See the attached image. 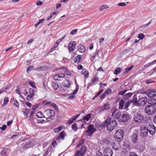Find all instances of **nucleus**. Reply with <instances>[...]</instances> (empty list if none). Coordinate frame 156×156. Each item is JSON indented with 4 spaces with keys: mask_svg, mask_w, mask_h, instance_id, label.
Returning <instances> with one entry per match:
<instances>
[{
    "mask_svg": "<svg viewBox=\"0 0 156 156\" xmlns=\"http://www.w3.org/2000/svg\"><path fill=\"white\" fill-rule=\"evenodd\" d=\"M127 91V90H124L120 91L119 92V94L120 95H123Z\"/></svg>",
    "mask_w": 156,
    "mask_h": 156,
    "instance_id": "49",
    "label": "nucleus"
},
{
    "mask_svg": "<svg viewBox=\"0 0 156 156\" xmlns=\"http://www.w3.org/2000/svg\"><path fill=\"white\" fill-rule=\"evenodd\" d=\"M62 86L65 87H67L68 88L70 86L69 82L67 80H65L62 83Z\"/></svg>",
    "mask_w": 156,
    "mask_h": 156,
    "instance_id": "24",
    "label": "nucleus"
},
{
    "mask_svg": "<svg viewBox=\"0 0 156 156\" xmlns=\"http://www.w3.org/2000/svg\"><path fill=\"white\" fill-rule=\"evenodd\" d=\"M63 128V126H59L58 128H55L54 129V131L55 133H58Z\"/></svg>",
    "mask_w": 156,
    "mask_h": 156,
    "instance_id": "34",
    "label": "nucleus"
},
{
    "mask_svg": "<svg viewBox=\"0 0 156 156\" xmlns=\"http://www.w3.org/2000/svg\"><path fill=\"white\" fill-rule=\"evenodd\" d=\"M117 5L119 6H124L126 5V4L124 2H121L118 3Z\"/></svg>",
    "mask_w": 156,
    "mask_h": 156,
    "instance_id": "53",
    "label": "nucleus"
},
{
    "mask_svg": "<svg viewBox=\"0 0 156 156\" xmlns=\"http://www.w3.org/2000/svg\"><path fill=\"white\" fill-rule=\"evenodd\" d=\"M28 83L31 86L34 88H36V86L34 82H32V81H29Z\"/></svg>",
    "mask_w": 156,
    "mask_h": 156,
    "instance_id": "42",
    "label": "nucleus"
},
{
    "mask_svg": "<svg viewBox=\"0 0 156 156\" xmlns=\"http://www.w3.org/2000/svg\"><path fill=\"white\" fill-rule=\"evenodd\" d=\"M109 108V105L107 104H105L101 107V111H102L105 110H108Z\"/></svg>",
    "mask_w": 156,
    "mask_h": 156,
    "instance_id": "20",
    "label": "nucleus"
},
{
    "mask_svg": "<svg viewBox=\"0 0 156 156\" xmlns=\"http://www.w3.org/2000/svg\"><path fill=\"white\" fill-rule=\"evenodd\" d=\"M34 141L33 140L31 141H25L23 144L24 146H23L24 149H27L28 148H30L34 145Z\"/></svg>",
    "mask_w": 156,
    "mask_h": 156,
    "instance_id": "8",
    "label": "nucleus"
},
{
    "mask_svg": "<svg viewBox=\"0 0 156 156\" xmlns=\"http://www.w3.org/2000/svg\"><path fill=\"white\" fill-rule=\"evenodd\" d=\"M111 89H108V90H106L105 93H106V94H109V93H111Z\"/></svg>",
    "mask_w": 156,
    "mask_h": 156,
    "instance_id": "61",
    "label": "nucleus"
},
{
    "mask_svg": "<svg viewBox=\"0 0 156 156\" xmlns=\"http://www.w3.org/2000/svg\"><path fill=\"white\" fill-rule=\"evenodd\" d=\"M133 66H130L129 68L126 69L125 71L123 73H127L129 71H130L133 68Z\"/></svg>",
    "mask_w": 156,
    "mask_h": 156,
    "instance_id": "40",
    "label": "nucleus"
},
{
    "mask_svg": "<svg viewBox=\"0 0 156 156\" xmlns=\"http://www.w3.org/2000/svg\"><path fill=\"white\" fill-rule=\"evenodd\" d=\"M34 114V113L33 112L31 111V112L30 113V114L29 117V120H31V119H32V115H33V114Z\"/></svg>",
    "mask_w": 156,
    "mask_h": 156,
    "instance_id": "56",
    "label": "nucleus"
},
{
    "mask_svg": "<svg viewBox=\"0 0 156 156\" xmlns=\"http://www.w3.org/2000/svg\"><path fill=\"white\" fill-rule=\"evenodd\" d=\"M80 116V114H77L75 116H73L71 119L73 120V121H74L76 119Z\"/></svg>",
    "mask_w": 156,
    "mask_h": 156,
    "instance_id": "50",
    "label": "nucleus"
},
{
    "mask_svg": "<svg viewBox=\"0 0 156 156\" xmlns=\"http://www.w3.org/2000/svg\"><path fill=\"white\" fill-rule=\"evenodd\" d=\"M129 118V116L127 114H124L121 118V121L125 122L127 121Z\"/></svg>",
    "mask_w": 156,
    "mask_h": 156,
    "instance_id": "19",
    "label": "nucleus"
},
{
    "mask_svg": "<svg viewBox=\"0 0 156 156\" xmlns=\"http://www.w3.org/2000/svg\"><path fill=\"white\" fill-rule=\"evenodd\" d=\"M77 31V29H74L72 30L70 32L71 35H73L76 34Z\"/></svg>",
    "mask_w": 156,
    "mask_h": 156,
    "instance_id": "54",
    "label": "nucleus"
},
{
    "mask_svg": "<svg viewBox=\"0 0 156 156\" xmlns=\"http://www.w3.org/2000/svg\"><path fill=\"white\" fill-rule=\"evenodd\" d=\"M147 99L145 97L139 99L138 101V104L140 106L145 105L147 102Z\"/></svg>",
    "mask_w": 156,
    "mask_h": 156,
    "instance_id": "12",
    "label": "nucleus"
},
{
    "mask_svg": "<svg viewBox=\"0 0 156 156\" xmlns=\"http://www.w3.org/2000/svg\"><path fill=\"white\" fill-rule=\"evenodd\" d=\"M36 115L38 118L44 117V115L41 112H37L36 114Z\"/></svg>",
    "mask_w": 156,
    "mask_h": 156,
    "instance_id": "35",
    "label": "nucleus"
},
{
    "mask_svg": "<svg viewBox=\"0 0 156 156\" xmlns=\"http://www.w3.org/2000/svg\"><path fill=\"white\" fill-rule=\"evenodd\" d=\"M30 110V109L26 108L25 109L24 111H23L24 115L25 116H26V118H27V117L28 114Z\"/></svg>",
    "mask_w": 156,
    "mask_h": 156,
    "instance_id": "33",
    "label": "nucleus"
},
{
    "mask_svg": "<svg viewBox=\"0 0 156 156\" xmlns=\"http://www.w3.org/2000/svg\"><path fill=\"white\" fill-rule=\"evenodd\" d=\"M58 44L57 43H55L54 45V46L52 48V51L54 50L55 48H56L58 46Z\"/></svg>",
    "mask_w": 156,
    "mask_h": 156,
    "instance_id": "59",
    "label": "nucleus"
},
{
    "mask_svg": "<svg viewBox=\"0 0 156 156\" xmlns=\"http://www.w3.org/2000/svg\"><path fill=\"white\" fill-rule=\"evenodd\" d=\"M34 96L32 95H30L27 96L26 99L27 100L31 101L33 99V97Z\"/></svg>",
    "mask_w": 156,
    "mask_h": 156,
    "instance_id": "43",
    "label": "nucleus"
},
{
    "mask_svg": "<svg viewBox=\"0 0 156 156\" xmlns=\"http://www.w3.org/2000/svg\"><path fill=\"white\" fill-rule=\"evenodd\" d=\"M156 95V91L154 90L151 91L148 93L147 96L148 97L152 98Z\"/></svg>",
    "mask_w": 156,
    "mask_h": 156,
    "instance_id": "21",
    "label": "nucleus"
},
{
    "mask_svg": "<svg viewBox=\"0 0 156 156\" xmlns=\"http://www.w3.org/2000/svg\"><path fill=\"white\" fill-rule=\"evenodd\" d=\"M145 112L148 115H151L155 113V108L153 105H147L145 108Z\"/></svg>",
    "mask_w": 156,
    "mask_h": 156,
    "instance_id": "3",
    "label": "nucleus"
},
{
    "mask_svg": "<svg viewBox=\"0 0 156 156\" xmlns=\"http://www.w3.org/2000/svg\"><path fill=\"white\" fill-rule=\"evenodd\" d=\"M125 101L123 100H121L119 103V109H122L123 107Z\"/></svg>",
    "mask_w": 156,
    "mask_h": 156,
    "instance_id": "23",
    "label": "nucleus"
},
{
    "mask_svg": "<svg viewBox=\"0 0 156 156\" xmlns=\"http://www.w3.org/2000/svg\"><path fill=\"white\" fill-rule=\"evenodd\" d=\"M77 122L78 123L72 125V129L75 131H76L78 128H82L83 126V122L82 120H79Z\"/></svg>",
    "mask_w": 156,
    "mask_h": 156,
    "instance_id": "5",
    "label": "nucleus"
},
{
    "mask_svg": "<svg viewBox=\"0 0 156 156\" xmlns=\"http://www.w3.org/2000/svg\"><path fill=\"white\" fill-rule=\"evenodd\" d=\"M117 122L116 121H111V118L110 117H108L106 119L105 123V125L106 126L107 130L109 131L113 130L117 126Z\"/></svg>",
    "mask_w": 156,
    "mask_h": 156,
    "instance_id": "1",
    "label": "nucleus"
},
{
    "mask_svg": "<svg viewBox=\"0 0 156 156\" xmlns=\"http://www.w3.org/2000/svg\"><path fill=\"white\" fill-rule=\"evenodd\" d=\"M91 115L89 114L87 115L86 116L83 117V119L81 120L83 122V121L86 120L88 121L89 119L91 118Z\"/></svg>",
    "mask_w": 156,
    "mask_h": 156,
    "instance_id": "30",
    "label": "nucleus"
},
{
    "mask_svg": "<svg viewBox=\"0 0 156 156\" xmlns=\"http://www.w3.org/2000/svg\"><path fill=\"white\" fill-rule=\"evenodd\" d=\"M65 134V133L64 131H63L60 133L59 135L56 138V139H60L61 138L62 140L63 139Z\"/></svg>",
    "mask_w": 156,
    "mask_h": 156,
    "instance_id": "25",
    "label": "nucleus"
},
{
    "mask_svg": "<svg viewBox=\"0 0 156 156\" xmlns=\"http://www.w3.org/2000/svg\"><path fill=\"white\" fill-rule=\"evenodd\" d=\"M65 37L66 35H64L61 38L58 40L56 43L58 44L62 41V40H63L65 38Z\"/></svg>",
    "mask_w": 156,
    "mask_h": 156,
    "instance_id": "46",
    "label": "nucleus"
},
{
    "mask_svg": "<svg viewBox=\"0 0 156 156\" xmlns=\"http://www.w3.org/2000/svg\"><path fill=\"white\" fill-rule=\"evenodd\" d=\"M87 151L86 147L84 145L81 146L80 150L76 151L74 156H83L86 153Z\"/></svg>",
    "mask_w": 156,
    "mask_h": 156,
    "instance_id": "4",
    "label": "nucleus"
},
{
    "mask_svg": "<svg viewBox=\"0 0 156 156\" xmlns=\"http://www.w3.org/2000/svg\"><path fill=\"white\" fill-rule=\"evenodd\" d=\"M40 104L39 103V104H37L35 105H34L33 106L32 108V109L33 110H35L36 108L40 106Z\"/></svg>",
    "mask_w": 156,
    "mask_h": 156,
    "instance_id": "48",
    "label": "nucleus"
},
{
    "mask_svg": "<svg viewBox=\"0 0 156 156\" xmlns=\"http://www.w3.org/2000/svg\"><path fill=\"white\" fill-rule=\"evenodd\" d=\"M108 8V7L107 5H103L99 8V9L100 11L101 12L104 9Z\"/></svg>",
    "mask_w": 156,
    "mask_h": 156,
    "instance_id": "37",
    "label": "nucleus"
},
{
    "mask_svg": "<svg viewBox=\"0 0 156 156\" xmlns=\"http://www.w3.org/2000/svg\"><path fill=\"white\" fill-rule=\"evenodd\" d=\"M78 50L80 52L83 53L85 51V47L82 45H80L78 47Z\"/></svg>",
    "mask_w": 156,
    "mask_h": 156,
    "instance_id": "27",
    "label": "nucleus"
},
{
    "mask_svg": "<svg viewBox=\"0 0 156 156\" xmlns=\"http://www.w3.org/2000/svg\"><path fill=\"white\" fill-rule=\"evenodd\" d=\"M105 156H112L113 154L111 149L108 148L105 149L103 152Z\"/></svg>",
    "mask_w": 156,
    "mask_h": 156,
    "instance_id": "17",
    "label": "nucleus"
},
{
    "mask_svg": "<svg viewBox=\"0 0 156 156\" xmlns=\"http://www.w3.org/2000/svg\"><path fill=\"white\" fill-rule=\"evenodd\" d=\"M99 81V78L97 75H95L93 78L91 80L90 83L88 84V86H90L91 85Z\"/></svg>",
    "mask_w": 156,
    "mask_h": 156,
    "instance_id": "15",
    "label": "nucleus"
},
{
    "mask_svg": "<svg viewBox=\"0 0 156 156\" xmlns=\"http://www.w3.org/2000/svg\"><path fill=\"white\" fill-rule=\"evenodd\" d=\"M148 132L151 135H153L156 131L155 128L153 124L149 125L148 126Z\"/></svg>",
    "mask_w": 156,
    "mask_h": 156,
    "instance_id": "10",
    "label": "nucleus"
},
{
    "mask_svg": "<svg viewBox=\"0 0 156 156\" xmlns=\"http://www.w3.org/2000/svg\"><path fill=\"white\" fill-rule=\"evenodd\" d=\"M156 62V59L154 60V61H152L151 62L148 63L146 64H145L144 66L145 68H147L150 66L151 65H152L155 64V63Z\"/></svg>",
    "mask_w": 156,
    "mask_h": 156,
    "instance_id": "31",
    "label": "nucleus"
},
{
    "mask_svg": "<svg viewBox=\"0 0 156 156\" xmlns=\"http://www.w3.org/2000/svg\"><path fill=\"white\" fill-rule=\"evenodd\" d=\"M44 114L48 117H51L54 116L55 113L54 112L51 110L47 109L44 112Z\"/></svg>",
    "mask_w": 156,
    "mask_h": 156,
    "instance_id": "13",
    "label": "nucleus"
},
{
    "mask_svg": "<svg viewBox=\"0 0 156 156\" xmlns=\"http://www.w3.org/2000/svg\"><path fill=\"white\" fill-rule=\"evenodd\" d=\"M6 128V125H4L0 127V129L2 130H5Z\"/></svg>",
    "mask_w": 156,
    "mask_h": 156,
    "instance_id": "58",
    "label": "nucleus"
},
{
    "mask_svg": "<svg viewBox=\"0 0 156 156\" xmlns=\"http://www.w3.org/2000/svg\"><path fill=\"white\" fill-rule=\"evenodd\" d=\"M54 79L55 80H59L58 74H56L53 76Z\"/></svg>",
    "mask_w": 156,
    "mask_h": 156,
    "instance_id": "57",
    "label": "nucleus"
},
{
    "mask_svg": "<svg viewBox=\"0 0 156 156\" xmlns=\"http://www.w3.org/2000/svg\"><path fill=\"white\" fill-rule=\"evenodd\" d=\"M124 132L121 129L118 130L115 134V137L116 139L119 140H122L123 139Z\"/></svg>",
    "mask_w": 156,
    "mask_h": 156,
    "instance_id": "7",
    "label": "nucleus"
},
{
    "mask_svg": "<svg viewBox=\"0 0 156 156\" xmlns=\"http://www.w3.org/2000/svg\"><path fill=\"white\" fill-rule=\"evenodd\" d=\"M13 105L17 108L19 107V104L17 101H15L13 103Z\"/></svg>",
    "mask_w": 156,
    "mask_h": 156,
    "instance_id": "52",
    "label": "nucleus"
},
{
    "mask_svg": "<svg viewBox=\"0 0 156 156\" xmlns=\"http://www.w3.org/2000/svg\"><path fill=\"white\" fill-rule=\"evenodd\" d=\"M81 59V57L80 55H78L74 59V62L76 63H79Z\"/></svg>",
    "mask_w": 156,
    "mask_h": 156,
    "instance_id": "26",
    "label": "nucleus"
},
{
    "mask_svg": "<svg viewBox=\"0 0 156 156\" xmlns=\"http://www.w3.org/2000/svg\"><path fill=\"white\" fill-rule=\"evenodd\" d=\"M144 37V34L142 33L140 34L138 36V37L139 38V40H142Z\"/></svg>",
    "mask_w": 156,
    "mask_h": 156,
    "instance_id": "41",
    "label": "nucleus"
},
{
    "mask_svg": "<svg viewBox=\"0 0 156 156\" xmlns=\"http://www.w3.org/2000/svg\"><path fill=\"white\" fill-rule=\"evenodd\" d=\"M118 111V110H115L114 112H112V115L114 116V117L117 119L119 121H120L121 119V112H120L118 111L116 113V112Z\"/></svg>",
    "mask_w": 156,
    "mask_h": 156,
    "instance_id": "11",
    "label": "nucleus"
},
{
    "mask_svg": "<svg viewBox=\"0 0 156 156\" xmlns=\"http://www.w3.org/2000/svg\"><path fill=\"white\" fill-rule=\"evenodd\" d=\"M50 105L53 107L55 110H58V107L56 106V105L55 104L51 103Z\"/></svg>",
    "mask_w": 156,
    "mask_h": 156,
    "instance_id": "51",
    "label": "nucleus"
},
{
    "mask_svg": "<svg viewBox=\"0 0 156 156\" xmlns=\"http://www.w3.org/2000/svg\"><path fill=\"white\" fill-rule=\"evenodd\" d=\"M81 73L82 74L85 75V76L86 78H87L89 76L88 72L85 69H83L82 70Z\"/></svg>",
    "mask_w": 156,
    "mask_h": 156,
    "instance_id": "22",
    "label": "nucleus"
},
{
    "mask_svg": "<svg viewBox=\"0 0 156 156\" xmlns=\"http://www.w3.org/2000/svg\"><path fill=\"white\" fill-rule=\"evenodd\" d=\"M1 154L4 156H6L7 155L6 151V149L3 150L1 152Z\"/></svg>",
    "mask_w": 156,
    "mask_h": 156,
    "instance_id": "44",
    "label": "nucleus"
},
{
    "mask_svg": "<svg viewBox=\"0 0 156 156\" xmlns=\"http://www.w3.org/2000/svg\"><path fill=\"white\" fill-rule=\"evenodd\" d=\"M106 93L105 92L104 94H103L100 97V99H103L105 98V96L106 95Z\"/></svg>",
    "mask_w": 156,
    "mask_h": 156,
    "instance_id": "62",
    "label": "nucleus"
},
{
    "mask_svg": "<svg viewBox=\"0 0 156 156\" xmlns=\"http://www.w3.org/2000/svg\"><path fill=\"white\" fill-rule=\"evenodd\" d=\"M113 148L115 150H117L120 149L121 145L120 142L119 141H115L112 145Z\"/></svg>",
    "mask_w": 156,
    "mask_h": 156,
    "instance_id": "16",
    "label": "nucleus"
},
{
    "mask_svg": "<svg viewBox=\"0 0 156 156\" xmlns=\"http://www.w3.org/2000/svg\"><path fill=\"white\" fill-rule=\"evenodd\" d=\"M52 86L54 90H57L58 87V83L56 82H53L52 83Z\"/></svg>",
    "mask_w": 156,
    "mask_h": 156,
    "instance_id": "28",
    "label": "nucleus"
},
{
    "mask_svg": "<svg viewBox=\"0 0 156 156\" xmlns=\"http://www.w3.org/2000/svg\"><path fill=\"white\" fill-rule=\"evenodd\" d=\"M73 120L71 118L69 120L67 121V123L68 124H70L72 123V122H73Z\"/></svg>",
    "mask_w": 156,
    "mask_h": 156,
    "instance_id": "60",
    "label": "nucleus"
},
{
    "mask_svg": "<svg viewBox=\"0 0 156 156\" xmlns=\"http://www.w3.org/2000/svg\"><path fill=\"white\" fill-rule=\"evenodd\" d=\"M132 141L133 144H136L138 141V136L136 133H134L132 138Z\"/></svg>",
    "mask_w": 156,
    "mask_h": 156,
    "instance_id": "18",
    "label": "nucleus"
},
{
    "mask_svg": "<svg viewBox=\"0 0 156 156\" xmlns=\"http://www.w3.org/2000/svg\"><path fill=\"white\" fill-rule=\"evenodd\" d=\"M51 103V102L50 101H47V100H45L43 101L42 104L44 105H49Z\"/></svg>",
    "mask_w": 156,
    "mask_h": 156,
    "instance_id": "38",
    "label": "nucleus"
},
{
    "mask_svg": "<svg viewBox=\"0 0 156 156\" xmlns=\"http://www.w3.org/2000/svg\"><path fill=\"white\" fill-rule=\"evenodd\" d=\"M140 135L142 137H145L147 135L148 129L144 126H141L140 128Z\"/></svg>",
    "mask_w": 156,
    "mask_h": 156,
    "instance_id": "9",
    "label": "nucleus"
},
{
    "mask_svg": "<svg viewBox=\"0 0 156 156\" xmlns=\"http://www.w3.org/2000/svg\"><path fill=\"white\" fill-rule=\"evenodd\" d=\"M130 103L131 101H128L127 102H126L125 105V109L127 108Z\"/></svg>",
    "mask_w": 156,
    "mask_h": 156,
    "instance_id": "47",
    "label": "nucleus"
},
{
    "mask_svg": "<svg viewBox=\"0 0 156 156\" xmlns=\"http://www.w3.org/2000/svg\"><path fill=\"white\" fill-rule=\"evenodd\" d=\"M58 69H66V70L65 71V73L68 75H70L71 74L70 72V71H69L68 70H67V69L66 68H65L64 67H61V68H58Z\"/></svg>",
    "mask_w": 156,
    "mask_h": 156,
    "instance_id": "32",
    "label": "nucleus"
},
{
    "mask_svg": "<svg viewBox=\"0 0 156 156\" xmlns=\"http://www.w3.org/2000/svg\"><path fill=\"white\" fill-rule=\"evenodd\" d=\"M121 71V69L120 68L116 69L114 72L115 74L117 75L119 74Z\"/></svg>",
    "mask_w": 156,
    "mask_h": 156,
    "instance_id": "39",
    "label": "nucleus"
},
{
    "mask_svg": "<svg viewBox=\"0 0 156 156\" xmlns=\"http://www.w3.org/2000/svg\"><path fill=\"white\" fill-rule=\"evenodd\" d=\"M96 130V129L93 127V125H90L89 126L86 131V134L88 136H91Z\"/></svg>",
    "mask_w": 156,
    "mask_h": 156,
    "instance_id": "6",
    "label": "nucleus"
},
{
    "mask_svg": "<svg viewBox=\"0 0 156 156\" xmlns=\"http://www.w3.org/2000/svg\"><path fill=\"white\" fill-rule=\"evenodd\" d=\"M9 99L8 97H5L4 99V103L2 104V106L6 105L8 103Z\"/></svg>",
    "mask_w": 156,
    "mask_h": 156,
    "instance_id": "36",
    "label": "nucleus"
},
{
    "mask_svg": "<svg viewBox=\"0 0 156 156\" xmlns=\"http://www.w3.org/2000/svg\"><path fill=\"white\" fill-rule=\"evenodd\" d=\"M42 4H43L42 2L39 0L37 1L36 3V4L37 6L41 5H42Z\"/></svg>",
    "mask_w": 156,
    "mask_h": 156,
    "instance_id": "55",
    "label": "nucleus"
},
{
    "mask_svg": "<svg viewBox=\"0 0 156 156\" xmlns=\"http://www.w3.org/2000/svg\"><path fill=\"white\" fill-rule=\"evenodd\" d=\"M144 116L140 113H136L134 115L133 121L137 123H141L144 120Z\"/></svg>",
    "mask_w": 156,
    "mask_h": 156,
    "instance_id": "2",
    "label": "nucleus"
},
{
    "mask_svg": "<svg viewBox=\"0 0 156 156\" xmlns=\"http://www.w3.org/2000/svg\"><path fill=\"white\" fill-rule=\"evenodd\" d=\"M44 21V19H40L39 20L38 22L39 24L43 23Z\"/></svg>",
    "mask_w": 156,
    "mask_h": 156,
    "instance_id": "63",
    "label": "nucleus"
},
{
    "mask_svg": "<svg viewBox=\"0 0 156 156\" xmlns=\"http://www.w3.org/2000/svg\"><path fill=\"white\" fill-rule=\"evenodd\" d=\"M29 92L30 95L34 96V90L32 88H30L29 89Z\"/></svg>",
    "mask_w": 156,
    "mask_h": 156,
    "instance_id": "45",
    "label": "nucleus"
},
{
    "mask_svg": "<svg viewBox=\"0 0 156 156\" xmlns=\"http://www.w3.org/2000/svg\"><path fill=\"white\" fill-rule=\"evenodd\" d=\"M130 156H138L135 153L133 152L131 153Z\"/></svg>",
    "mask_w": 156,
    "mask_h": 156,
    "instance_id": "64",
    "label": "nucleus"
},
{
    "mask_svg": "<svg viewBox=\"0 0 156 156\" xmlns=\"http://www.w3.org/2000/svg\"><path fill=\"white\" fill-rule=\"evenodd\" d=\"M75 42L73 41H71L68 45V49L69 50V52L73 51L75 48Z\"/></svg>",
    "mask_w": 156,
    "mask_h": 156,
    "instance_id": "14",
    "label": "nucleus"
},
{
    "mask_svg": "<svg viewBox=\"0 0 156 156\" xmlns=\"http://www.w3.org/2000/svg\"><path fill=\"white\" fill-rule=\"evenodd\" d=\"M133 95L131 93H129L124 95L123 98L127 100L129 99Z\"/></svg>",
    "mask_w": 156,
    "mask_h": 156,
    "instance_id": "29",
    "label": "nucleus"
}]
</instances>
